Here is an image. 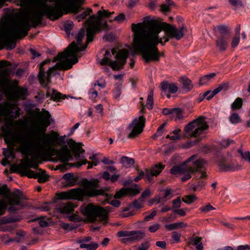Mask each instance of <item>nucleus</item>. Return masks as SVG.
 <instances>
[{
    "label": "nucleus",
    "mask_w": 250,
    "mask_h": 250,
    "mask_svg": "<svg viewBox=\"0 0 250 250\" xmlns=\"http://www.w3.org/2000/svg\"><path fill=\"white\" fill-rule=\"evenodd\" d=\"M63 64L62 62H58L54 66L49 68L48 70H50V71L52 73L53 71L56 70H63Z\"/></svg>",
    "instance_id": "obj_59"
},
{
    "label": "nucleus",
    "mask_w": 250,
    "mask_h": 250,
    "mask_svg": "<svg viewBox=\"0 0 250 250\" xmlns=\"http://www.w3.org/2000/svg\"><path fill=\"white\" fill-rule=\"evenodd\" d=\"M206 183L203 180H199L196 185L193 186V190L194 191H200L206 186Z\"/></svg>",
    "instance_id": "obj_55"
},
{
    "label": "nucleus",
    "mask_w": 250,
    "mask_h": 250,
    "mask_svg": "<svg viewBox=\"0 0 250 250\" xmlns=\"http://www.w3.org/2000/svg\"><path fill=\"white\" fill-rule=\"evenodd\" d=\"M229 121L231 124H236L241 122V120L238 114L233 113L230 115L229 117Z\"/></svg>",
    "instance_id": "obj_53"
},
{
    "label": "nucleus",
    "mask_w": 250,
    "mask_h": 250,
    "mask_svg": "<svg viewBox=\"0 0 250 250\" xmlns=\"http://www.w3.org/2000/svg\"><path fill=\"white\" fill-rule=\"evenodd\" d=\"M1 131L5 137L4 142L7 145L8 147L13 149L15 143L20 144L19 151L22 154L27 153L30 150L36 148L39 142L37 139H34V135L30 138L21 133H16L12 131L10 129L1 127Z\"/></svg>",
    "instance_id": "obj_5"
},
{
    "label": "nucleus",
    "mask_w": 250,
    "mask_h": 250,
    "mask_svg": "<svg viewBox=\"0 0 250 250\" xmlns=\"http://www.w3.org/2000/svg\"><path fill=\"white\" fill-rule=\"evenodd\" d=\"M127 195H128L127 188H123L120 190L116 192L114 196V198L115 199H120Z\"/></svg>",
    "instance_id": "obj_51"
},
{
    "label": "nucleus",
    "mask_w": 250,
    "mask_h": 250,
    "mask_svg": "<svg viewBox=\"0 0 250 250\" xmlns=\"http://www.w3.org/2000/svg\"><path fill=\"white\" fill-rule=\"evenodd\" d=\"M205 120V117L201 116L190 122L185 126L184 132L186 134H188L196 127L195 130L189 134V136L190 137H197L209 127Z\"/></svg>",
    "instance_id": "obj_11"
},
{
    "label": "nucleus",
    "mask_w": 250,
    "mask_h": 250,
    "mask_svg": "<svg viewBox=\"0 0 250 250\" xmlns=\"http://www.w3.org/2000/svg\"><path fill=\"white\" fill-rule=\"evenodd\" d=\"M85 31L84 28H82L80 29L79 32L77 34L76 37V41L77 43L75 42L76 44L78 47L79 45H81L82 42V40L83 38L85 35Z\"/></svg>",
    "instance_id": "obj_50"
},
{
    "label": "nucleus",
    "mask_w": 250,
    "mask_h": 250,
    "mask_svg": "<svg viewBox=\"0 0 250 250\" xmlns=\"http://www.w3.org/2000/svg\"><path fill=\"white\" fill-rule=\"evenodd\" d=\"M110 207L103 208L90 203L85 206L81 207V211L89 222L94 223L97 218L101 221L106 220L108 214L110 211Z\"/></svg>",
    "instance_id": "obj_6"
},
{
    "label": "nucleus",
    "mask_w": 250,
    "mask_h": 250,
    "mask_svg": "<svg viewBox=\"0 0 250 250\" xmlns=\"http://www.w3.org/2000/svg\"><path fill=\"white\" fill-rule=\"evenodd\" d=\"M44 149V148L39 143L37 144L36 148L31 149L27 153L24 154V155L34 154L31 159L27 158L24 162L23 166H25V168L30 167L36 169H38V159L39 158L43 159V158L47 156L46 154L43 152Z\"/></svg>",
    "instance_id": "obj_12"
},
{
    "label": "nucleus",
    "mask_w": 250,
    "mask_h": 250,
    "mask_svg": "<svg viewBox=\"0 0 250 250\" xmlns=\"http://www.w3.org/2000/svg\"><path fill=\"white\" fill-rule=\"evenodd\" d=\"M104 191V192L108 195H110L111 196V197H110V198L107 199V196H106L105 195H101L102 196H103L104 197H105V199H104V200L103 202V204H105L106 203H109L111 205L116 207V208H118L120 206V205H121V202L119 200H112L110 202H109V200H110V199L112 198V195L111 194H108V193H106L105 192V190L104 189H103Z\"/></svg>",
    "instance_id": "obj_38"
},
{
    "label": "nucleus",
    "mask_w": 250,
    "mask_h": 250,
    "mask_svg": "<svg viewBox=\"0 0 250 250\" xmlns=\"http://www.w3.org/2000/svg\"><path fill=\"white\" fill-rule=\"evenodd\" d=\"M196 156V155H192L186 160L188 170L195 175L196 180L207 179L208 175L205 168L207 161L202 158L195 160Z\"/></svg>",
    "instance_id": "obj_8"
},
{
    "label": "nucleus",
    "mask_w": 250,
    "mask_h": 250,
    "mask_svg": "<svg viewBox=\"0 0 250 250\" xmlns=\"http://www.w3.org/2000/svg\"><path fill=\"white\" fill-rule=\"evenodd\" d=\"M229 39L223 37H217L216 45L220 51L224 52L227 49L228 45V40Z\"/></svg>",
    "instance_id": "obj_24"
},
{
    "label": "nucleus",
    "mask_w": 250,
    "mask_h": 250,
    "mask_svg": "<svg viewBox=\"0 0 250 250\" xmlns=\"http://www.w3.org/2000/svg\"><path fill=\"white\" fill-rule=\"evenodd\" d=\"M41 7V8L39 10H35L31 11L28 15H23L22 19L24 18L28 19V21H30L32 23L31 26L36 28L38 25L42 23L43 16H46L47 19L51 21H55L59 19L57 16L51 12L49 6L46 5L45 8Z\"/></svg>",
    "instance_id": "obj_9"
},
{
    "label": "nucleus",
    "mask_w": 250,
    "mask_h": 250,
    "mask_svg": "<svg viewBox=\"0 0 250 250\" xmlns=\"http://www.w3.org/2000/svg\"><path fill=\"white\" fill-rule=\"evenodd\" d=\"M21 219V217L19 216H17L15 217H4L2 220V221L3 224H7L19 222Z\"/></svg>",
    "instance_id": "obj_48"
},
{
    "label": "nucleus",
    "mask_w": 250,
    "mask_h": 250,
    "mask_svg": "<svg viewBox=\"0 0 250 250\" xmlns=\"http://www.w3.org/2000/svg\"><path fill=\"white\" fill-rule=\"evenodd\" d=\"M166 166L162 164V163H159L152 166L149 170L151 171V174L154 176H158L165 168Z\"/></svg>",
    "instance_id": "obj_32"
},
{
    "label": "nucleus",
    "mask_w": 250,
    "mask_h": 250,
    "mask_svg": "<svg viewBox=\"0 0 250 250\" xmlns=\"http://www.w3.org/2000/svg\"><path fill=\"white\" fill-rule=\"evenodd\" d=\"M92 13V9L91 8H87L85 11H84L83 12L82 14H80L77 17V19H79L78 21H80L81 19H85L88 16L90 15V14Z\"/></svg>",
    "instance_id": "obj_56"
},
{
    "label": "nucleus",
    "mask_w": 250,
    "mask_h": 250,
    "mask_svg": "<svg viewBox=\"0 0 250 250\" xmlns=\"http://www.w3.org/2000/svg\"><path fill=\"white\" fill-rule=\"evenodd\" d=\"M131 29L134 33V50L136 53H141L146 63L160 60V55L157 46L159 43L164 46L166 43L159 36L162 30L169 38L177 40L182 39L187 32L185 24L177 28L175 25L148 17H146L142 22L132 23Z\"/></svg>",
    "instance_id": "obj_1"
},
{
    "label": "nucleus",
    "mask_w": 250,
    "mask_h": 250,
    "mask_svg": "<svg viewBox=\"0 0 250 250\" xmlns=\"http://www.w3.org/2000/svg\"><path fill=\"white\" fill-rule=\"evenodd\" d=\"M50 118L51 115L47 110L39 112L36 116V129L33 132L34 139H37L44 148L53 146L59 139V134L55 131L45 133L47 127L51 124Z\"/></svg>",
    "instance_id": "obj_3"
},
{
    "label": "nucleus",
    "mask_w": 250,
    "mask_h": 250,
    "mask_svg": "<svg viewBox=\"0 0 250 250\" xmlns=\"http://www.w3.org/2000/svg\"><path fill=\"white\" fill-rule=\"evenodd\" d=\"M184 176L181 178V181L183 182H186L191 178V174H193L189 170H187L185 173H181Z\"/></svg>",
    "instance_id": "obj_62"
},
{
    "label": "nucleus",
    "mask_w": 250,
    "mask_h": 250,
    "mask_svg": "<svg viewBox=\"0 0 250 250\" xmlns=\"http://www.w3.org/2000/svg\"><path fill=\"white\" fill-rule=\"evenodd\" d=\"M23 162L21 165H17L16 164H13L10 166V173H18L21 174V172H22L25 166H23Z\"/></svg>",
    "instance_id": "obj_37"
},
{
    "label": "nucleus",
    "mask_w": 250,
    "mask_h": 250,
    "mask_svg": "<svg viewBox=\"0 0 250 250\" xmlns=\"http://www.w3.org/2000/svg\"><path fill=\"white\" fill-rule=\"evenodd\" d=\"M160 87L163 92H167L168 90L171 94L175 93L178 89L176 83H169L166 81H163L161 83Z\"/></svg>",
    "instance_id": "obj_23"
},
{
    "label": "nucleus",
    "mask_w": 250,
    "mask_h": 250,
    "mask_svg": "<svg viewBox=\"0 0 250 250\" xmlns=\"http://www.w3.org/2000/svg\"><path fill=\"white\" fill-rule=\"evenodd\" d=\"M243 105V101L241 98H237L234 102L231 104V108L232 110H238L242 108Z\"/></svg>",
    "instance_id": "obj_46"
},
{
    "label": "nucleus",
    "mask_w": 250,
    "mask_h": 250,
    "mask_svg": "<svg viewBox=\"0 0 250 250\" xmlns=\"http://www.w3.org/2000/svg\"><path fill=\"white\" fill-rule=\"evenodd\" d=\"M145 123L146 118L143 115L135 118L128 126V129L131 130L128 137L133 139L138 136L143 132Z\"/></svg>",
    "instance_id": "obj_14"
},
{
    "label": "nucleus",
    "mask_w": 250,
    "mask_h": 250,
    "mask_svg": "<svg viewBox=\"0 0 250 250\" xmlns=\"http://www.w3.org/2000/svg\"><path fill=\"white\" fill-rule=\"evenodd\" d=\"M87 47V44H84L81 47H78L74 41L69 44L68 47L65 49V58L64 59H66L68 57H71L72 59L71 60L67 59L62 62V63H63V70H66L71 68L73 64L77 63L78 62V53L84 50Z\"/></svg>",
    "instance_id": "obj_10"
},
{
    "label": "nucleus",
    "mask_w": 250,
    "mask_h": 250,
    "mask_svg": "<svg viewBox=\"0 0 250 250\" xmlns=\"http://www.w3.org/2000/svg\"><path fill=\"white\" fill-rule=\"evenodd\" d=\"M41 172H38L36 179H38V182L39 183H44L47 182L49 178V175L46 174V171L41 168L39 169Z\"/></svg>",
    "instance_id": "obj_35"
},
{
    "label": "nucleus",
    "mask_w": 250,
    "mask_h": 250,
    "mask_svg": "<svg viewBox=\"0 0 250 250\" xmlns=\"http://www.w3.org/2000/svg\"><path fill=\"white\" fill-rule=\"evenodd\" d=\"M57 211L62 214H68L74 211V206L71 203H68L63 206L57 208Z\"/></svg>",
    "instance_id": "obj_33"
},
{
    "label": "nucleus",
    "mask_w": 250,
    "mask_h": 250,
    "mask_svg": "<svg viewBox=\"0 0 250 250\" xmlns=\"http://www.w3.org/2000/svg\"><path fill=\"white\" fill-rule=\"evenodd\" d=\"M38 172H35L27 167L24 168L23 172H21V176H27L29 178L36 179Z\"/></svg>",
    "instance_id": "obj_43"
},
{
    "label": "nucleus",
    "mask_w": 250,
    "mask_h": 250,
    "mask_svg": "<svg viewBox=\"0 0 250 250\" xmlns=\"http://www.w3.org/2000/svg\"><path fill=\"white\" fill-rule=\"evenodd\" d=\"M171 116L172 118H174V120L177 121L178 120H183L184 119V110L181 108L177 107L173 108Z\"/></svg>",
    "instance_id": "obj_30"
},
{
    "label": "nucleus",
    "mask_w": 250,
    "mask_h": 250,
    "mask_svg": "<svg viewBox=\"0 0 250 250\" xmlns=\"http://www.w3.org/2000/svg\"><path fill=\"white\" fill-rule=\"evenodd\" d=\"M216 75V74L215 73H211L200 78L199 80L200 85H202L206 84L210 80L214 79Z\"/></svg>",
    "instance_id": "obj_39"
},
{
    "label": "nucleus",
    "mask_w": 250,
    "mask_h": 250,
    "mask_svg": "<svg viewBox=\"0 0 250 250\" xmlns=\"http://www.w3.org/2000/svg\"><path fill=\"white\" fill-rule=\"evenodd\" d=\"M66 97L65 95H63L61 93L58 92L55 89L52 90L51 99L54 101H60L62 99H64Z\"/></svg>",
    "instance_id": "obj_41"
},
{
    "label": "nucleus",
    "mask_w": 250,
    "mask_h": 250,
    "mask_svg": "<svg viewBox=\"0 0 250 250\" xmlns=\"http://www.w3.org/2000/svg\"><path fill=\"white\" fill-rule=\"evenodd\" d=\"M150 247V242L145 241L142 242L138 247L137 250H148Z\"/></svg>",
    "instance_id": "obj_57"
},
{
    "label": "nucleus",
    "mask_w": 250,
    "mask_h": 250,
    "mask_svg": "<svg viewBox=\"0 0 250 250\" xmlns=\"http://www.w3.org/2000/svg\"><path fill=\"white\" fill-rule=\"evenodd\" d=\"M197 200V197L194 195H186L182 198V201L187 204H190Z\"/></svg>",
    "instance_id": "obj_54"
},
{
    "label": "nucleus",
    "mask_w": 250,
    "mask_h": 250,
    "mask_svg": "<svg viewBox=\"0 0 250 250\" xmlns=\"http://www.w3.org/2000/svg\"><path fill=\"white\" fill-rule=\"evenodd\" d=\"M188 170V166L186 161L180 165H175L170 169V173L173 175H176L178 173H185Z\"/></svg>",
    "instance_id": "obj_25"
},
{
    "label": "nucleus",
    "mask_w": 250,
    "mask_h": 250,
    "mask_svg": "<svg viewBox=\"0 0 250 250\" xmlns=\"http://www.w3.org/2000/svg\"><path fill=\"white\" fill-rule=\"evenodd\" d=\"M202 237H192L189 239L188 243L189 245L195 246L197 250H203V246L201 242Z\"/></svg>",
    "instance_id": "obj_28"
},
{
    "label": "nucleus",
    "mask_w": 250,
    "mask_h": 250,
    "mask_svg": "<svg viewBox=\"0 0 250 250\" xmlns=\"http://www.w3.org/2000/svg\"><path fill=\"white\" fill-rule=\"evenodd\" d=\"M199 209L201 212L206 213L211 210L215 209V208H213L210 204H208L205 206L200 207Z\"/></svg>",
    "instance_id": "obj_60"
},
{
    "label": "nucleus",
    "mask_w": 250,
    "mask_h": 250,
    "mask_svg": "<svg viewBox=\"0 0 250 250\" xmlns=\"http://www.w3.org/2000/svg\"><path fill=\"white\" fill-rule=\"evenodd\" d=\"M128 56V51L126 49L120 50L115 56L116 61H112L109 66L113 70L119 71L123 68Z\"/></svg>",
    "instance_id": "obj_16"
},
{
    "label": "nucleus",
    "mask_w": 250,
    "mask_h": 250,
    "mask_svg": "<svg viewBox=\"0 0 250 250\" xmlns=\"http://www.w3.org/2000/svg\"><path fill=\"white\" fill-rule=\"evenodd\" d=\"M114 12H108L107 11L104 10L103 11H99L97 14H94L95 16L94 20H101L104 17L109 18L112 14H114Z\"/></svg>",
    "instance_id": "obj_44"
},
{
    "label": "nucleus",
    "mask_w": 250,
    "mask_h": 250,
    "mask_svg": "<svg viewBox=\"0 0 250 250\" xmlns=\"http://www.w3.org/2000/svg\"><path fill=\"white\" fill-rule=\"evenodd\" d=\"M43 152L48 157L56 155L62 163L68 162L72 158L70 151L66 145L63 146L59 150L52 147L44 148Z\"/></svg>",
    "instance_id": "obj_13"
},
{
    "label": "nucleus",
    "mask_w": 250,
    "mask_h": 250,
    "mask_svg": "<svg viewBox=\"0 0 250 250\" xmlns=\"http://www.w3.org/2000/svg\"><path fill=\"white\" fill-rule=\"evenodd\" d=\"M164 227L168 231H171L180 228H186L188 227V224L186 223L180 222L174 223L170 224H167L165 225Z\"/></svg>",
    "instance_id": "obj_31"
},
{
    "label": "nucleus",
    "mask_w": 250,
    "mask_h": 250,
    "mask_svg": "<svg viewBox=\"0 0 250 250\" xmlns=\"http://www.w3.org/2000/svg\"><path fill=\"white\" fill-rule=\"evenodd\" d=\"M51 60L47 59L39 64V71L37 77L40 84L44 83L43 77L45 75V68H44V66L45 64H49Z\"/></svg>",
    "instance_id": "obj_26"
},
{
    "label": "nucleus",
    "mask_w": 250,
    "mask_h": 250,
    "mask_svg": "<svg viewBox=\"0 0 250 250\" xmlns=\"http://www.w3.org/2000/svg\"><path fill=\"white\" fill-rule=\"evenodd\" d=\"M229 82L224 83L220 84L218 87L214 89L212 91L210 90L205 92L203 95V98H206L207 100H210L215 95L219 93L222 90L226 91L229 89Z\"/></svg>",
    "instance_id": "obj_19"
},
{
    "label": "nucleus",
    "mask_w": 250,
    "mask_h": 250,
    "mask_svg": "<svg viewBox=\"0 0 250 250\" xmlns=\"http://www.w3.org/2000/svg\"><path fill=\"white\" fill-rule=\"evenodd\" d=\"M153 90L150 89L147 98L146 106L148 109H152L153 105Z\"/></svg>",
    "instance_id": "obj_45"
},
{
    "label": "nucleus",
    "mask_w": 250,
    "mask_h": 250,
    "mask_svg": "<svg viewBox=\"0 0 250 250\" xmlns=\"http://www.w3.org/2000/svg\"><path fill=\"white\" fill-rule=\"evenodd\" d=\"M67 144L75 156H79L81 153L83 154L85 151L82 148V144L76 143L72 139H70L68 140Z\"/></svg>",
    "instance_id": "obj_22"
},
{
    "label": "nucleus",
    "mask_w": 250,
    "mask_h": 250,
    "mask_svg": "<svg viewBox=\"0 0 250 250\" xmlns=\"http://www.w3.org/2000/svg\"><path fill=\"white\" fill-rule=\"evenodd\" d=\"M188 210L187 208H183L178 209H174L173 212L179 215L180 216H185L186 215V211Z\"/></svg>",
    "instance_id": "obj_63"
},
{
    "label": "nucleus",
    "mask_w": 250,
    "mask_h": 250,
    "mask_svg": "<svg viewBox=\"0 0 250 250\" xmlns=\"http://www.w3.org/2000/svg\"><path fill=\"white\" fill-rule=\"evenodd\" d=\"M120 162L124 166L128 167H131L134 164L135 161L133 158L126 156H123L121 158Z\"/></svg>",
    "instance_id": "obj_36"
},
{
    "label": "nucleus",
    "mask_w": 250,
    "mask_h": 250,
    "mask_svg": "<svg viewBox=\"0 0 250 250\" xmlns=\"http://www.w3.org/2000/svg\"><path fill=\"white\" fill-rule=\"evenodd\" d=\"M117 235L119 237H125L122 240L123 243H132L142 240L145 234L140 230H125L118 232Z\"/></svg>",
    "instance_id": "obj_15"
},
{
    "label": "nucleus",
    "mask_w": 250,
    "mask_h": 250,
    "mask_svg": "<svg viewBox=\"0 0 250 250\" xmlns=\"http://www.w3.org/2000/svg\"><path fill=\"white\" fill-rule=\"evenodd\" d=\"M99 180L93 178L88 180L85 178H83L80 182L83 188H76L68 191H63L57 194V197L60 200L75 199L83 201L84 197H94L99 195H105L108 199L111 196L105 194L103 189H97L99 187Z\"/></svg>",
    "instance_id": "obj_2"
},
{
    "label": "nucleus",
    "mask_w": 250,
    "mask_h": 250,
    "mask_svg": "<svg viewBox=\"0 0 250 250\" xmlns=\"http://www.w3.org/2000/svg\"><path fill=\"white\" fill-rule=\"evenodd\" d=\"M84 3L83 0H71L69 2L67 1L64 4L63 15L68 13L76 14L79 12L81 5Z\"/></svg>",
    "instance_id": "obj_17"
},
{
    "label": "nucleus",
    "mask_w": 250,
    "mask_h": 250,
    "mask_svg": "<svg viewBox=\"0 0 250 250\" xmlns=\"http://www.w3.org/2000/svg\"><path fill=\"white\" fill-rule=\"evenodd\" d=\"M53 73L50 71V70H48L46 72V76L44 75L43 77L44 83L41 84V85L44 88H47L48 85L51 82V76L52 75ZM56 73H55L53 74V76H55Z\"/></svg>",
    "instance_id": "obj_40"
},
{
    "label": "nucleus",
    "mask_w": 250,
    "mask_h": 250,
    "mask_svg": "<svg viewBox=\"0 0 250 250\" xmlns=\"http://www.w3.org/2000/svg\"><path fill=\"white\" fill-rule=\"evenodd\" d=\"M237 152L240 154L242 159L250 163V152L249 151L244 152L241 148H239Z\"/></svg>",
    "instance_id": "obj_52"
},
{
    "label": "nucleus",
    "mask_w": 250,
    "mask_h": 250,
    "mask_svg": "<svg viewBox=\"0 0 250 250\" xmlns=\"http://www.w3.org/2000/svg\"><path fill=\"white\" fill-rule=\"evenodd\" d=\"M217 37H223L229 38L230 37V28L225 24H221L214 27L213 29Z\"/></svg>",
    "instance_id": "obj_20"
},
{
    "label": "nucleus",
    "mask_w": 250,
    "mask_h": 250,
    "mask_svg": "<svg viewBox=\"0 0 250 250\" xmlns=\"http://www.w3.org/2000/svg\"><path fill=\"white\" fill-rule=\"evenodd\" d=\"M111 57L110 51L108 50H106L103 58L100 62V64L102 65H108L109 66L110 63L112 62L110 60Z\"/></svg>",
    "instance_id": "obj_42"
},
{
    "label": "nucleus",
    "mask_w": 250,
    "mask_h": 250,
    "mask_svg": "<svg viewBox=\"0 0 250 250\" xmlns=\"http://www.w3.org/2000/svg\"><path fill=\"white\" fill-rule=\"evenodd\" d=\"M7 204L4 200H0V216L2 215L5 212Z\"/></svg>",
    "instance_id": "obj_61"
},
{
    "label": "nucleus",
    "mask_w": 250,
    "mask_h": 250,
    "mask_svg": "<svg viewBox=\"0 0 250 250\" xmlns=\"http://www.w3.org/2000/svg\"><path fill=\"white\" fill-rule=\"evenodd\" d=\"M62 178L66 181L68 185L70 187L76 185L78 181V177L74 176L72 173H67L64 174Z\"/></svg>",
    "instance_id": "obj_29"
},
{
    "label": "nucleus",
    "mask_w": 250,
    "mask_h": 250,
    "mask_svg": "<svg viewBox=\"0 0 250 250\" xmlns=\"http://www.w3.org/2000/svg\"><path fill=\"white\" fill-rule=\"evenodd\" d=\"M151 195V192L149 189L145 190L141 194L139 200L144 201V199L147 198Z\"/></svg>",
    "instance_id": "obj_64"
},
{
    "label": "nucleus",
    "mask_w": 250,
    "mask_h": 250,
    "mask_svg": "<svg viewBox=\"0 0 250 250\" xmlns=\"http://www.w3.org/2000/svg\"><path fill=\"white\" fill-rule=\"evenodd\" d=\"M27 94L26 88L20 87L15 89L12 93L13 96L16 99H21L24 100Z\"/></svg>",
    "instance_id": "obj_27"
},
{
    "label": "nucleus",
    "mask_w": 250,
    "mask_h": 250,
    "mask_svg": "<svg viewBox=\"0 0 250 250\" xmlns=\"http://www.w3.org/2000/svg\"><path fill=\"white\" fill-rule=\"evenodd\" d=\"M217 165L220 169L224 171H235L242 169V166L237 163H225L224 162H218Z\"/></svg>",
    "instance_id": "obj_18"
},
{
    "label": "nucleus",
    "mask_w": 250,
    "mask_h": 250,
    "mask_svg": "<svg viewBox=\"0 0 250 250\" xmlns=\"http://www.w3.org/2000/svg\"><path fill=\"white\" fill-rule=\"evenodd\" d=\"M95 16L91 15L85 21L86 28V42L88 44L92 42L94 35L101 32L102 30H108V25L106 21L102 22L101 20H94Z\"/></svg>",
    "instance_id": "obj_7"
},
{
    "label": "nucleus",
    "mask_w": 250,
    "mask_h": 250,
    "mask_svg": "<svg viewBox=\"0 0 250 250\" xmlns=\"http://www.w3.org/2000/svg\"><path fill=\"white\" fill-rule=\"evenodd\" d=\"M30 29L28 19H21L16 26H11L0 33V50L5 46L7 50H12L15 48L16 43L13 38L20 39L27 35Z\"/></svg>",
    "instance_id": "obj_4"
},
{
    "label": "nucleus",
    "mask_w": 250,
    "mask_h": 250,
    "mask_svg": "<svg viewBox=\"0 0 250 250\" xmlns=\"http://www.w3.org/2000/svg\"><path fill=\"white\" fill-rule=\"evenodd\" d=\"M11 197L9 198V203L10 205H20L21 200L23 199L21 191L16 189L11 193Z\"/></svg>",
    "instance_id": "obj_21"
},
{
    "label": "nucleus",
    "mask_w": 250,
    "mask_h": 250,
    "mask_svg": "<svg viewBox=\"0 0 250 250\" xmlns=\"http://www.w3.org/2000/svg\"><path fill=\"white\" fill-rule=\"evenodd\" d=\"M81 249H86L87 250H95L98 247V244L95 242H91L90 244H81L80 246Z\"/></svg>",
    "instance_id": "obj_47"
},
{
    "label": "nucleus",
    "mask_w": 250,
    "mask_h": 250,
    "mask_svg": "<svg viewBox=\"0 0 250 250\" xmlns=\"http://www.w3.org/2000/svg\"><path fill=\"white\" fill-rule=\"evenodd\" d=\"M167 123L164 122L157 128L156 132L152 136V138L156 140L158 137L161 136L164 132V128L167 125Z\"/></svg>",
    "instance_id": "obj_49"
},
{
    "label": "nucleus",
    "mask_w": 250,
    "mask_h": 250,
    "mask_svg": "<svg viewBox=\"0 0 250 250\" xmlns=\"http://www.w3.org/2000/svg\"><path fill=\"white\" fill-rule=\"evenodd\" d=\"M180 79V82L182 83V88L183 89H186L187 91H189L193 88V86L192 84L191 81L187 77H182Z\"/></svg>",
    "instance_id": "obj_34"
},
{
    "label": "nucleus",
    "mask_w": 250,
    "mask_h": 250,
    "mask_svg": "<svg viewBox=\"0 0 250 250\" xmlns=\"http://www.w3.org/2000/svg\"><path fill=\"white\" fill-rule=\"evenodd\" d=\"M174 4L172 1H170L167 3V4H162L161 5V11L162 12H168L170 11V6Z\"/></svg>",
    "instance_id": "obj_58"
}]
</instances>
